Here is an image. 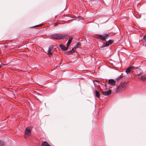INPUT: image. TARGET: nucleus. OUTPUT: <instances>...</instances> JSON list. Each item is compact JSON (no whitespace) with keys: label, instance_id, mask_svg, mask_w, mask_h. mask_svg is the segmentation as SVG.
Here are the masks:
<instances>
[{"label":"nucleus","instance_id":"3","mask_svg":"<svg viewBox=\"0 0 146 146\" xmlns=\"http://www.w3.org/2000/svg\"><path fill=\"white\" fill-rule=\"evenodd\" d=\"M97 36V38L102 41L105 40L109 36V35L107 34H105L102 35H98Z\"/></svg>","mask_w":146,"mask_h":146},{"label":"nucleus","instance_id":"9","mask_svg":"<svg viewBox=\"0 0 146 146\" xmlns=\"http://www.w3.org/2000/svg\"><path fill=\"white\" fill-rule=\"evenodd\" d=\"M116 82V81L113 79H111L109 80V84L112 85H114Z\"/></svg>","mask_w":146,"mask_h":146},{"label":"nucleus","instance_id":"10","mask_svg":"<svg viewBox=\"0 0 146 146\" xmlns=\"http://www.w3.org/2000/svg\"><path fill=\"white\" fill-rule=\"evenodd\" d=\"M41 146H50V145L46 141H44L41 143Z\"/></svg>","mask_w":146,"mask_h":146},{"label":"nucleus","instance_id":"6","mask_svg":"<svg viewBox=\"0 0 146 146\" xmlns=\"http://www.w3.org/2000/svg\"><path fill=\"white\" fill-rule=\"evenodd\" d=\"M111 91L110 90H109L108 91H106L102 92V94L105 96L109 95L111 94Z\"/></svg>","mask_w":146,"mask_h":146},{"label":"nucleus","instance_id":"18","mask_svg":"<svg viewBox=\"0 0 146 146\" xmlns=\"http://www.w3.org/2000/svg\"><path fill=\"white\" fill-rule=\"evenodd\" d=\"M130 67H131V69H134L135 68V67L133 66H129Z\"/></svg>","mask_w":146,"mask_h":146},{"label":"nucleus","instance_id":"5","mask_svg":"<svg viewBox=\"0 0 146 146\" xmlns=\"http://www.w3.org/2000/svg\"><path fill=\"white\" fill-rule=\"evenodd\" d=\"M59 46L61 48V49L64 51H66L67 50L69 46H67L66 47L64 45L62 44H60L59 45Z\"/></svg>","mask_w":146,"mask_h":146},{"label":"nucleus","instance_id":"14","mask_svg":"<svg viewBox=\"0 0 146 146\" xmlns=\"http://www.w3.org/2000/svg\"><path fill=\"white\" fill-rule=\"evenodd\" d=\"M75 52L74 50V48H72V49L69 52V54H71L72 53L74 52Z\"/></svg>","mask_w":146,"mask_h":146},{"label":"nucleus","instance_id":"7","mask_svg":"<svg viewBox=\"0 0 146 146\" xmlns=\"http://www.w3.org/2000/svg\"><path fill=\"white\" fill-rule=\"evenodd\" d=\"M31 132L30 129L29 127H28L25 129V133L28 136L30 135Z\"/></svg>","mask_w":146,"mask_h":146},{"label":"nucleus","instance_id":"4","mask_svg":"<svg viewBox=\"0 0 146 146\" xmlns=\"http://www.w3.org/2000/svg\"><path fill=\"white\" fill-rule=\"evenodd\" d=\"M113 42V40H109L107 41L106 42L104 43V47L108 46L112 44Z\"/></svg>","mask_w":146,"mask_h":146},{"label":"nucleus","instance_id":"20","mask_svg":"<svg viewBox=\"0 0 146 146\" xmlns=\"http://www.w3.org/2000/svg\"><path fill=\"white\" fill-rule=\"evenodd\" d=\"M1 68V65H0V68Z\"/></svg>","mask_w":146,"mask_h":146},{"label":"nucleus","instance_id":"11","mask_svg":"<svg viewBox=\"0 0 146 146\" xmlns=\"http://www.w3.org/2000/svg\"><path fill=\"white\" fill-rule=\"evenodd\" d=\"M72 38L71 37H70L69 38V40L68 41V42L67 43V46H69L70 44V43L72 41Z\"/></svg>","mask_w":146,"mask_h":146},{"label":"nucleus","instance_id":"16","mask_svg":"<svg viewBox=\"0 0 146 146\" xmlns=\"http://www.w3.org/2000/svg\"><path fill=\"white\" fill-rule=\"evenodd\" d=\"M80 45V43H78L76 45L74 48H77L78 47H79V46Z\"/></svg>","mask_w":146,"mask_h":146},{"label":"nucleus","instance_id":"22","mask_svg":"<svg viewBox=\"0 0 146 146\" xmlns=\"http://www.w3.org/2000/svg\"><path fill=\"white\" fill-rule=\"evenodd\" d=\"M25 138H26V136H25Z\"/></svg>","mask_w":146,"mask_h":146},{"label":"nucleus","instance_id":"1","mask_svg":"<svg viewBox=\"0 0 146 146\" xmlns=\"http://www.w3.org/2000/svg\"><path fill=\"white\" fill-rule=\"evenodd\" d=\"M69 36V35L66 34L62 35L59 34H56L52 36V38L57 40L66 38L68 37Z\"/></svg>","mask_w":146,"mask_h":146},{"label":"nucleus","instance_id":"8","mask_svg":"<svg viewBox=\"0 0 146 146\" xmlns=\"http://www.w3.org/2000/svg\"><path fill=\"white\" fill-rule=\"evenodd\" d=\"M54 47V46L53 45H52L49 47L48 51V54L49 55H52V53L51 52V51L52 50Z\"/></svg>","mask_w":146,"mask_h":146},{"label":"nucleus","instance_id":"19","mask_svg":"<svg viewBox=\"0 0 146 146\" xmlns=\"http://www.w3.org/2000/svg\"><path fill=\"white\" fill-rule=\"evenodd\" d=\"M144 39L146 42V35H144Z\"/></svg>","mask_w":146,"mask_h":146},{"label":"nucleus","instance_id":"13","mask_svg":"<svg viewBox=\"0 0 146 146\" xmlns=\"http://www.w3.org/2000/svg\"><path fill=\"white\" fill-rule=\"evenodd\" d=\"M130 68L131 67H129L126 69V72L127 74H128V73L130 72L131 70Z\"/></svg>","mask_w":146,"mask_h":146},{"label":"nucleus","instance_id":"15","mask_svg":"<svg viewBox=\"0 0 146 146\" xmlns=\"http://www.w3.org/2000/svg\"><path fill=\"white\" fill-rule=\"evenodd\" d=\"M141 78L143 80H145L146 79V76H143L141 77Z\"/></svg>","mask_w":146,"mask_h":146},{"label":"nucleus","instance_id":"17","mask_svg":"<svg viewBox=\"0 0 146 146\" xmlns=\"http://www.w3.org/2000/svg\"><path fill=\"white\" fill-rule=\"evenodd\" d=\"M4 144V143L3 141L0 140V146H3Z\"/></svg>","mask_w":146,"mask_h":146},{"label":"nucleus","instance_id":"12","mask_svg":"<svg viewBox=\"0 0 146 146\" xmlns=\"http://www.w3.org/2000/svg\"><path fill=\"white\" fill-rule=\"evenodd\" d=\"M95 94L96 97H97L98 98H99L100 96V94L98 91H97V90H95Z\"/></svg>","mask_w":146,"mask_h":146},{"label":"nucleus","instance_id":"21","mask_svg":"<svg viewBox=\"0 0 146 146\" xmlns=\"http://www.w3.org/2000/svg\"><path fill=\"white\" fill-rule=\"evenodd\" d=\"M140 74H141V73H140V74H138V75H140Z\"/></svg>","mask_w":146,"mask_h":146},{"label":"nucleus","instance_id":"2","mask_svg":"<svg viewBox=\"0 0 146 146\" xmlns=\"http://www.w3.org/2000/svg\"><path fill=\"white\" fill-rule=\"evenodd\" d=\"M127 83V82H125L121 83L117 87L116 89V92H119L125 90Z\"/></svg>","mask_w":146,"mask_h":146}]
</instances>
